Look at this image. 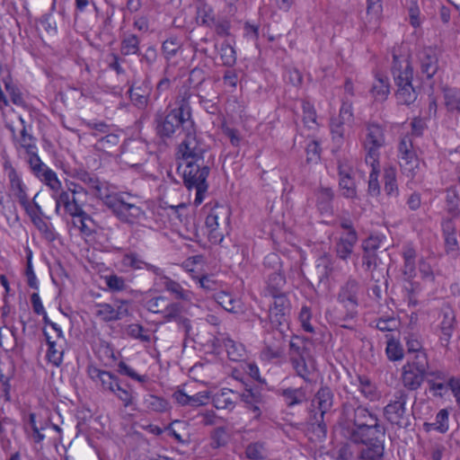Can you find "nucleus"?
I'll return each instance as SVG.
<instances>
[{
  "label": "nucleus",
  "mask_w": 460,
  "mask_h": 460,
  "mask_svg": "<svg viewBox=\"0 0 460 460\" xmlns=\"http://www.w3.org/2000/svg\"><path fill=\"white\" fill-rule=\"evenodd\" d=\"M105 283L111 291H122L127 288L125 279L115 274L106 276Z\"/></svg>",
  "instance_id": "obj_63"
},
{
  "label": "nucleus",
  "mask_w": 460,
  "mask_h": 460,
  "mask_svg": "<svg viewBox=\"0 0 460 460\" xmlns=\"http://www.w3.org/2000/svg\"><path fill=\"white\" fill-rule=\"evenodd\" d=\"M247 408L254 413V418L259 419L261 411L260 406L264 404L265 400L262 394L257 388H249L240 394V398Z\"/></svg>",
  "instance_id": "obj_22"
},
{
  "label": "nucleus",
  "mask_w": 460,
  "mask_h": 460,
  "mask_svg": "<svg viewBox=\"0 0 460 460\" xmlns=\"http://www.w3.org/2000/svg\"><path fill=\"white\" fill-rule=\"evenodd\" d=\"M310 355L306 341L299 336H294L289 342V359L294 360Z\"/></svg>",
  "instance_id": "obj_34"
},
{
  "label": "nucleus",
  "mask_w": 460,
  "mask_h": 460,
  "mask_svg": "<svg viewBox=\"0 0 460 460\" xmlns=\"http://www.w3.org/2000/svg\"><path fill=\"white\" fill-rule=\"evenodd\" d=\"M47 186H49L54 191H59L61 188V182L58 180L57 173L46 166L40 173L35 175Z\"/></svg>",
  "instance_id": "obj_42"
},
{
  "label": "nucleus",
  "mask_w": 460,
  "mask_h": 460,
  "mask_svg": "<svg viewBox=\"0 0 460 460\" xmlns=\"http://www.w3.org/2000/svg\"><path fill=\"white\" fill-rule=\"evenodd\" d=\"M161 280L163 281L164 289L171 293L175 299L185 302H190L192 300L193 293L189 289L183 288L179 282L165 275H161Z\"/></svg>",
  "instance_id": "obj_24"
},
{
  "label": "nucleus",
  "mask_w": 460,
  "mask_h": 460,
  "mask_svg": "<svg viewBox=\"0 0 460 460\" xmlns=\"http://www.w3.org/2000/svg\"><path fill=\"white\" fill-rule=\"evenodd\" d=\"M385 353L391 361L401 360L403 358V349L394 339L387 341Z\"/></svg>",
  "instance_id": "obj_53"
},
{
  "label": "nucleus",
  "mask_w": 460,
  "mask_h": 460,
  "mask_svg": "<svg viewBox=\"0 0 460 460\" xmlns=\"http://www.w3.org/2000/svg\"><path fill=\"white\" fill-rule=\"evenodd\" d=\"M444 99L447 111L456 116L460 115V91L447 89L444 92Z\"/></svg>",
  "instance_id": "obj_37"
},
{
  "label": "nucleus",
  "mask_w": 460,
  "mask_h": 460,
  "mask_svg": "<svg viewBox=\"0 0 460 460\" xmlns=\"http://www.w3.org/2000/svg\"><path fill=\"white\" fill-rule=\"evenodd\" d=\"M216 301L229 313H237L241 309L240 301L226 292L218 293L216 296Z\"/></svg>",
  "instance_id": "obj_39"
},
{
  "label": "nucleus",
  "mask_w": 460,
  "mask_h": 460,
  "mask_svg": "<svg viewBox=\"0 0 460 460\" xmlns=\"http://www.w3.org/2000/svg\"><path fill=\"white\" fill-rule=\"evenodd\" d=\"M314 400L318 404L321 419L333 405V393L328 386H322L315 394Z\"/></svg>",
  "instance_id": "obj_31"
},
{
  "label": "nucleus",
  "mask_w": 460,
  "mask_h": 460,
  "mask_svg": "<svg viewBox=\"0 0 460 460\" xmlns=\"http://www.w3.org/2000/svg\"><path fill=\"white\" fill-rule=\"evenodd\" d=\"M385 129L376 122L366 124V137L363 146L366 151L365 162L367 164H373L380 158V148L385 146Z\"/></svg>",
  "instance_id": "obj_10"
},
{
  "label": "nucleus",
  "mask_w": 460,
  "mask_h": 460,
  "mask_svg": "<svg viewBox=\"0 0 460 460\" xmlns=\"http://www.w3.org/2000/svg\"><path fill=\"white\" fill-rule=\"evenodd\" d=\"M144 331H145L144 327L142 325L137 324V323L129 324L126 329L127 334L129 337H131L133 339L139 340L143 342H150V341H151L150 335L144 334Z\"/></svg>",
  "instance_id": "obj_59"
},
{
  "label": "nucleus",
  "mask_w": 460,
  "mask_h": 460,
  "mask_svg": "<svg viewBox=\"0 0 460 460\" xmlns=\"http://www.w3.org/2000/svg\"><path fill=\"white\" fill-rule=\"evenodd\" d=\"M408 398L404 390H398L383 409L384 418L397 429H407L411 425L410 412L406 408Z\"/></svg>",
  "instance_id": "obj_9"
},
{
  "label": "nucleus",
  "mask_w": 460,
  "mask_h": 460,
  "mask_svg": "<svg viewBox=\"0 0 460 460\" xmlns=\"http://www.w3.org/2000/svg\"><path fill=\"white\" fill-rule=\"evenodd\" d=\"M43 334L45 336L48 350H47V358L56 367H59L63 360V349H58L56 341H52L49 333L43 330Z\"/></svg>",
  "instance_id": "obj_36"
},
{
  "label": "nucleus",
  "mask_w": 460,
  "mask_h": 460,
  "mask_svg": "<svg viewBox=\"0 0 460 460\" xmlns=\"http://www.w3.org/2000/svg\"><path fill=\"white\" fill-rule=\"evenodd\" d=\"M385 186L384 190L388 197L397 198L399 189L396 181V171L394 168H388L385 171Z\"/></svg>",
  "instance_id": "obj_40"
},
{
  "label": "nucleus",
  "mask_w": 460,
  "mask_h": 460,
  "mask_svg": "<svg viewBox=\"0 0 460 460\" xmlns=\"http://www.w3.org/2000/svg\"><path fill=\"white\" fill-rule=\"evenodd\" d=\"M429 359L426 353H419L402 368V383L410 391L418 390L429 375Z\"/></svg>",
  "instance_id": "obj_8"
},
{
  "label": "nucleus",
  "mask_w": 460,
  "mask_h": 460,
  "mask_svg": "<svg viewBox=\"0 0 460 460\" xmlns=\"http://www.w3.org/2000/svg\"><path fill=\"white\" fill-rule=\"evenodd\" d=\"M120 54L127 56H140V39L134 33L125 32L120 40Z\"/></svg>",
  "instance_id": "obj_27"
},
{
  "label": "nucleus",
  "mask_w": 460,
  "mask_h": 460,
  "mask_svg": "<svg viewBox=\"0 0 460 460\" xmlns=\"http://www.w3.org/2000/svg\"><path fill=\"white\" fill-rule=\"evenodd\" d=\"M240 398V394L228 388H222L212 397V402L217 409L232 411Z\"/></svg>",
  "instance_id": "obj_21"
},
{
  "label": "nucleus",
  "mask_w": 460,
  "mask_h": 460,
  "mask_svg": "<svg viewBox=\"0 0 460 460\" xmlns=\"http://www.w3.org/2000/svg\"><path fill=\"white\" fill-rule=\"evenodd\" d=\"M283 355V349L279 346L266 345L261 351V358L262 360L270 361L281 358Z\"/></svg>",
  "instance_id": "obj_62"
},
{
  "label": "nucleus",
  "mask_w": 460,
  "mask_h": 460,
  "mask_svg": "<svg viewBox=\"0 0 460 460\" xmlns=\"http://www.w3.org/2000/svg\"><path fill=\"white\" fill-rule=\"evenodd\" d=\"M197 18L200 20V24L208 27L213 23L214 19L217 17L214 9L208 3L196 5Z\"/></svg>",
  "instance_id": "obj_46"
},
{
  "label": "nucleus",
  "mask_w": 460,
  "mask_h": 460,
  "mask_svg": "<svg viewBox=\"0 0 460 460\" xmlns=\"http://www.w3.org/2000/svg\"><path fill=\"white\" fill-rule=\"evenodd\" d=\"M181 47V40L177 36H171L162 43L161 51L164 58L169 62L176 57Z\"/></svg>",
  "instance_id": "obj_35"
},
{
  "label": "nucleus",
  "mask_w": 460,
  "mask_h": 460,
  "mask_svg": "<svg viewBox=\"0 0 460 460\" xmlns=\"http://www.w3.org/2000/svg\"><path fill=\"white\" fill-rule=\"evenodd\" d=\"M168 298L164 296L152 297L146 301L145 307L151 313L164 314Z\"/></svg>",
  "instance_id": "obj_50"
},
{
  "label": "nucleus",
  "mask_w": 460,
  "mask_h": 460,
  "mask_svg": "<svg viewBox=\"0 0 460 460\" xmlns=\"http://www.w3.org/2000/svg\"><path fill=\"white\" fill-rule=\"evenodd\" d=\"M190 272L193 273V270H190ZM193 279H197L199 287L206 291L207 293L215 291L218 288V282L213 279L211 275H201L196 276L191 274Z\"/></svg>",
  "instance_id": "obj_52"
},
{
  "label": "nucleus",
  "mask_w": 460,
  "mask_h": 460,
  "mask_svg": "<svg viewBox=\"0 0 460 460\" xmlns=\"http://www.w3.org/2000/svg\"><path fill=\"white\" fill-rule=\"evenodd\" d=\"M20 121L22 125V128L20 132L19 137H16L14 129H12L13 141L16 143V145H18L19 147L23 148L26 152H31L33 149H37L36 137L28 133L25 121L22 118H20Z\"/></svg>",
  "instance_id": "obj_32"
},
{
  "label": "nucleus",
  "mask_w": 460,
  "mask_h": 460,
  "mask_svg": "<svg viewBox=\"0 0 460 460\" xmlns=\"http://www.w3.org/2000/svg\"><path fill=\"white\" fill-rule=\"evenodd\" d=\"M371 93L376 101H385L390 93L388 78L378 75L371 87Z\"/></svg>",
  "instance_id": "obj_38"
},
{
  "label": "nucleus",
  "mask_w": 460,
  "mask_h": 460,
  "mask_svg": "<svg viewBox=\"0 0 460 460\" xmlns=\"http://www.w3.org/2000/svg\"><path fill=\"white\" fill-rule=\"evenodd\" d=\"M447 374L441 370L429 371L427 384L429 391L434 397L443 398L450 390Z\"/></svg>",
  "instance_id": "obj_17"
},
{
  "label": "nucleus",
  "mask_w": 460,
  "mask_h": 460,
  "mask_svg": "<svg viewBox=\"0 0 460 460\" xmlns=\"http://www.w3.org/2000/svg\"><path fill=\"white\" fill-rule=\"evenodd\" d=\"M278 394L283 398L288 407L302 404L307 400L305 389L303 387H288L279 390Z\"/></svg>",
  "instance_id": "obj_28"
},
{
  "label": "nucleus",
  "mask_w": 460,
  "mask_h": 460,
  "mask_svg": "<svg viewBox=\"0 0 460 460\" xmlns=\"http://www.w3.org/2000/svg\"><path fill=\"white\" fill-rule=\"evenodd\" d=\"M53 195L56 201L55 212L59 214L60 208L63 207L64 210L69 216L75 217L76 215H85V211L79 205L78 200L69 191L61 190L59 192Z\"/></svg>",
  "instance_id": "obj_16"
},
{
  "label": "nucleus",
  "mask_w": 460,
  "mask_h": 460,
  "mask_svg": "<svg viewBox=\"0 0 460 460\" xmlns=\"http://www.w3.org/2000/svg\"><path fill=\"white\" fill-rule=\"evenodd\" d=\"M37 150L38 148L31 152H26L29 155L28 164L34 175L40 173L47 166L39 157Z\"/></svg>",
  "instance_id": "obj_61"
},
{
  "label": "nucleus",
  "mask_w": 460,
  "mask_h": 460,
  "mask_svg": "<svg viewBox=\"0 0 460 460\" xmlns=\"http://www.w3.org/2000/svg\"><path fill=\"white\" fill-rule=\"evenodd\" d=\"M183 306L177 302H167L163 317L165 322H174L182 314Z\"/></svg>",
  "instance_id": "obj_55"
},
{
  "label": "nucleus",
  "mask_w": 460,
  "mask_h": 460,
  "mask_svg": "<svg viewBox=\"0 0 460 460\" xmlns=\"http://www.w3.org/2000/svg\"><path fill=\"white\" fill-rule=\"evenodd\" d=\"M339 186L342 196L346 199H354L357 196L356 184L351 176L339 180Z\"/></svg>",
  "instance_id": "obj_56"
},
{
  "label": "nucleus",
  "mask_w": 460,
  "mask_h": 460,
  "mask_svg": "<svg viewBox=\"0 0 460 460\" xmlns=\"http://www.w3.org/2000/svg\"><path fill=\"white\" fill-rule=\"evenodd\" d=\"M178 171L182 175L183 184L188 190L195 189L196 197L194 204L200 205L208 191V184L207 178L210 172V166L208 163H187L184 164H178Z\"/></svg>",
  "instance_id": "obj_5"
},
{
  "label": "nucleus",
  "mask_w": 460,
  "mask_h": 460,
  "mask_svg": "<svg viewBox=\"0 0 460 460\" xmlns=\"http://www.w3.org/2000/svg\"><path fill=\"white\" fill-rule=\"evenodd\" d=\"M391 71L397 87L395 92L397 103L406 106L414 104L419 92L412 85L413 68L408 58L394 53Z\"/></svg>",
  "instance_id": "obj_4"
},
{
  "label": "nucleus",
  "mask_w": 460,
  "mask_h": 460,
  "mask_svg": "<svg viewBox=\"0 0 460 460\" xmlns=\"http://www.w3.org/2000/svg\"><path fill=\"white\" fill-rule=\"evenodd\" d=\"M285 285V276L280 272L279 270H275L274 272L268 275L267 286L265 289L266 295L270 296H274V295H286L282 290Z\"/></svg>",
  "instance_id": "obj_29"
},
{
  "label": "nucleus",
  "mask_w": 460,
  "mask_h": 460,
  "mask_svg": "<svg viewBox=\"0 0 460 460\" xmlns=\"http://www.w3.org/2000/svg\"><path fill=\"white\" fill-rule=\"evenodd\" d=\"M334 191L330 187L320 186L314 190L315 205L321 214L332 215Z\"/></svg>",
  "instance_id": "obj_19"
},
{
  "label": "nucleus",
  "mask_w": 460,
  "mask_h": 460,
  "mask_svg": "<svg viewBox=\"0 0 460 460\" xmlns=\"http://www.w3.org/2000/svg\"><path fill=\"white\" fill-rule=\"evenodd\" d=\"M359 291L360 284L353 278H349L341 287L337 295V301L341 309L337 310L336 319L339 321H350L357 316Z\"/></svg>",
  "instance_id": "obj_7"
},
{
  "label": "nucleus",
  "mask_w": 460,
  "mask_h": 460,
  "mask_svg": "<svg viewBox=\"0 0 460 460\" xmlns=\"http://www.w3.org/2000/svg\"><path fill=\"white\" fill-rule=\"evenodd\" d=\"M189 99L190 96L185 95L176 102L173 109L167 112L161 110L155 112L153 125L160 140L165 142L180 133L186 136L197 128Z\"/></svg>",
  "instance_id": "obj_2"
},
{
  "label": "nucleus",
  "mask_w": 460,
  "mask_h": 460,
  "mask_svg": "<svg viewBox=\"0 0 460 460\" xmlns=\"http://www.w3.org/2000/svg\"><path fill=\"white\" fill-rule=\"evenodd\" d=\"M121 263L123 266L129 267L134 270L146 268L148 271H151L157 276H161L163 274L162 269L144 261L136 252L124 254L121 260Z\"/></svg>",
  "instance_id": "obj_25"
},
{
  "label": "nucleus",
  "mask_w": 460,
  "mask_h": 460,
  "mask_svg": "<svg viewBox=\"0 0 460 460\" xmlns=\"http://www.w3.org/2000/svg\"><path fill=\"white\" fill-rule=\"evenodd\" d=\"M96 315L104 322L118 321V314H115V308L110 304L97 305Z\"/></svg>",
  "instance_id": "obj_58"
},
{
  "label": "nucleus",
  "mask_w": 460,
  "mask_h": 460,
  "mask_svg": "<svg viewBox=\"0 0 460 460\" xmlns=\"http://www.w3.org/2000/svg\"><path fill=\"white\" fill-rule=\"evenodd\" d=\"M342 415L346 422L352 425L351 427L348 426V428H360L373 424L375 421H380L376 413L361 404L343 403Z\"/></svg>",
  "instance_id": "obj_11"
},
{
  "label": "nucleus",
  "mask_w": 460,
  "mask_h": 460,
  "mask_svg": "<svg viewBox=\"0 0 460 460\" xmlns=\"http://www.w3.org/2000/svg\"><path fill=\"white\" fill-rule=\"evenodd\" d=\"M439 341L442 346L447 347L456 329V314L448 304H444L438 314Z\"/></svg>",
  "instance_id": "obj_15"
},
{
  "label": "nucleus",
  "mask_w": 460,
  "mask_h": 460,
  "mask_svg": "<svg viewBox=\"0 0 460 460\" xmlns=\"http://www.w3.org/2000/svg\"><path fill=\"white\" fill-rule=\"evenodd\" d=\"M224 346L226 351L227 353V357L230 360L234 362L242 361L245 358L246 351L244 346L234 340L226 337V338H219L216 337L213 340V347L217 349V347Z\"/></svg>",
  "instance_id": "obj_18"
},
{
  "label": "nucleus",
  "mask_w": 460,
  "mask_h": 460,
  "mask_svg": "<svg viewBox=\"0 0 460 460\" xmlns=\"http://www.w3.org/2000/svg\"><path fill=\"white\" fill-rule=\"evenodd\" d=\"M398 151L402 172L406 177L413 179L420 169V160L412 149L411 140L407 137H403L399 143Z\"/></svg>",
  "instance_id": "obj_12"
},
{
  "label": "nucleus",
  "mask_w": 460,
  "mask_h": 460,
  "mask_svg": "<svg viewBox=\"0 0 460 460\" xmlns=\"http://www.w3.org/2000/svg\"><path fill=\"white\" fill-rule=\"evenodd\" d=\"M417 63L420 73L427 80L434 77L439 68V53L435 47H424L417 52Z\"/></svg>",
  "instance_id": "obj_13"
},
{
  "label": "nucleus",
  "mask_w": 460,
  "mask_h": 460,
  "mask_svg": "<svg viewBox=\"0 0 460 460\" xmlns=\"http://www.w3.org/2000/svg\"><path fill=\"white\" fill-rule=\"evenodd\" d=\"M368 165L371 167L368 180V191L371 195H376L380 191V186L378 182V175L380 172L379 160H376V163Z\"/></svg>",
  "instance_id": "obj_51"
},
{
  "label": "nucleus",
  "mask_w": 460,
  "mask_h": 460,
  "mask_svg": "<svg viewBox=\"0 0 460 460\" xmlns=\"http://www.w3.org/2000/svg\"><path fill=\"white\" fill-rule=\"evenodd\" d=\"M128 93L129 98L135 106L138 109H144L146 107L149 96V92L146 89L141 86H133L128 90Z\"/></svg>",
  "instance_id": "obj_44"
},
{
  "label": "nucleus",
  "mask_w": 460,
  "mask_h": 460,
  "mask_svg": "<svg viewBox=\"0 0 460 460\" xmlns=\"http://www.w3.org/2000/svg\"><path fill=\"white\" fill-rule=\"evenodd\" d=\"M403 259L402 274L406 280H411L416 276L417 252L411 244H405L402 252Z\"/></svg>",
  "instance_id": "obj_23"
},
{
  "label": "nucleus",
  "mask_w": 460,
  "mask_h": 460,
  "mask_svg": "<svg viewBox=\"0 0 460 460\" xmlns=\"http://www.w3.org/2000/svg\"><path fill=\"white\" fill-rule=\"evenodd\" d=\"M448 411L447 409H442L437 413L435 422H426L424 423V427L427 430L434 429L439 433H446L448 430Z\"/></svg>",
  "instance_id": "obj_41"
},
{
  "label": "nucleus",
  "mask_w": 460,
  "mask_h": 460,
  "mask_svg": "<svg viewBox=\"0 0 460 460\" xmlns=\"http://www.w3.org/2000/svg\"><path fill=\"white\" fill-rule=\"evenodd\" d=\"M271 297L274 301L269 309V319L270 323L277 328L284 324H288L291 310L289 299L287 295H274V296Z\"/></svg>",
  "instance_id": "obj_14"
},
{
  "label": "nucleus",
  "mask_w": 460,
  "mask_h": 460,
  "mask_svg": "<svg viewBox=\"0 0 460 460\" xmlns=\"http://www.w3.org/2000/svg\"><path fill=\"white\" fill-rule=\"evenodd\" d=\"M293 369L296 375L305 383H312V376L315 371V361L312 355L290 360Z\"/></svg>",
  "instance_id": "obj_20"
},
{
  "label": "nucleus",
  "mask_w": 460,
  "mask_h": 460,
  "mask_svg": "<svg viewBox=\"0 0 460 460\" xmlns=\"http://www.w3.org/2000/svg\"><path fill=\"white\" fill-rule=\"evenodd\" d=\"M205 72L202 68H193L188 78L190 87L197 89L205 81Z\"/></svg>",
  "instance_id": "obj_64"
},
{
  "label": "nucleus",
  "mask_w": 460,
  "mask_h": 460,
  "mask_svg": "<svg viewBox=\"0 0 460 460\" xmlns=\"http://www.w3.org/2000/svg\"><path fill=\"white\" fill-rule=\"evenodd\" d=\"M32 224L40 232L42 237L46 241L51 243L57 239L58 234L55 231L53 226L42 217L34 219Z\"/></svg>",
  "instance_id": "obj_45"
},
{
  "label": "nucleus",
  "mask_w": 460,
  "mask_h": 460,
  "mask_svg": "<svg viewBox=\"0 0 460 460\" xmlns=\"http://www.w3.org/2000/svg\"><path fill=\"white\" fill-rule=\"evenodd\" d=\"M303 122L307 128H312L316 124V113L313 105L308 102H302Z\"/></svg>",
  "instance_id": "obj_60"
},
{
  "label": "nucleus",
  "mask_w": 460,
  "mask_h": 460,
  "mask_svg": "<svg viewBox=\"0 0 460 460\" xmlns=\"http://www.w3.org/2000/svg\"><path fill=\"white\" fill-rule=\"evenodd\" d=\"M73 177L84 183L90 193L102 200V204L122 223L135 224L144 217V210L128 202L121 193L111 192L105 182L100 181L96 174L84 169H75Z\"/></svg>",
  "instance_id": "obj_1"
},
{
  "label": "nucleus",
  "mask_w": 460,
  "mask_h": 460,
  "mask_svg": "<svg viewBox=\"0 0 460 460\" xmlns=\"http://www.w3.org/2000/svg\"><path fill=\"white\" fill-rule=\"evenodd\" d=\"M90 377L93 380H99L103 390H108L111 393H116L115 386L119 382V378L114 374L102 370L97 367L89 369Z\"/></svg>",
  "instance_id": "obj_26"
},
{
  "label": "nucleus",
  "mask_w": 460,
  "mask_h": 460,
  "mask_svg": "<svg viewBox=\"0 0 460 460\" xmlns=\"http://www.w3.org/2000/svg\"><path fill=\"white\" fill-rule=\"evenodd\" d=\"M117 371L119 374L127 376L139 383H146L148 381V376L146 375L137 374L132 367L127 365L124 361L119 362Z\"/></svg>",
  "instance_id": "obj_54"
},
{
  "label": "nucleus",
  "mask_w": 460,
  "mask_h": 460,
  "mask_svg": "<svg viewBox=\"0 0 460 460\" xmlns=\"http://www.w3.org/2000/svg\"><path fill=\"white\" fill-rule=\"evenodd\" d=\"M144 404L149 411L164 412L168 410V402L159 396L147 394L144 399Z\"/></svg>",
  "instance_id": "obj_47"
},
{
  "label": "nucleus",
  "mask_w": 460,
  "mask_h": 460,
  "mask_svg": "<svg viewBox=\"0 0 460 460\" xmlns=\"http://www.w3.org/2000/svg\"><path fill=\"white\" fill-rule=\"evenodd\" d=\"M220 58L224 66H232L236 62V53L234 47L227 41H224L220 47Z\"/></svg>",
  "instance_id": "obj_49"
},
{
  "label": "nucleus",
  "mask_w": 460,
  "mask_h": 460,
  "mask_svg": "<svg viewBox=\"0 0 460 460\" xmlns=\"http://www.w3.org/2000/svg\"><path fill=\"white\" fill-rule=\"evenodd\" d=\"M349 439L354 444H361V460H381L385 453L386 429L380 421L360 428H347Z\"/></svg>",
  "instance_id": "obj_3"
},
{
  "label": "nucleus",
  "mask_w": 460,
  "mask_h": 460,
  "mask_svg": "<svg viewBox=\"0 0 460 460\" xmlns=\"http://www.w3.org/2000/svg\"><path fill=\"white\" fill-rule=\"evenodd\" d=\"M359 391L369 401H375L378 398L376 385L370 379L364 376H358Z\"/></svg>",
  "instance_id": "obj_48"
},
{
  "label": "nucleus",
  "mask_w": 460,
  "mask_h": 460,
  "mask_svg": "<svg viewBox=\"0 0 460 460\" xmlns=\"http://www.w3.org/2000/svg\"><path fill=\"white\" fill-rule=\"evenodd\" d=\"M231 15H218L214 19V22L208 27L212 29L215 33L221 37L226 38L231 36Z\"/></svg>",
  "instance_id": "obj_33"
},
{
  "label": "nucleus",
  "mask_w": 460,
  "mask_h": 460,
  "mask_svg": "<svg viewBox=\"0 0 460 460\" xmlns=\"http://www.w3.org/2000/svg\"><path fill=\"white\" fill-rule=\"evenodd\" d=\"M209 149L205 140L197 134V128L184 136L183 139L177 146L175 158L178 164L187 163H206L205 155Z\"/></svg>",
  "instance_id": "obj_6"
},
{
  "label": "nucleus",
  "mask_w": 460,
  "mask_h": 460,
  "mask_svg": "<svg viewBox=\"0 0 460 460\" xmlns=\"http://www.w3.org/2000/svg\"><path fill=\"white\" fill-rule=\"evenodd\" d=\"M211 446L213 448H219L226 446L228 441L226 429L224 427L215 429L211 434Z\"/></svg>",
  "instance_id": "obj_57"
},
{
  "label": "nucleus",
  "mask_w": 460,
  "mask_h": 460,
  "mask_svg": "<svg viewBox=\"0 0 460 460\" xmlns=\"http://www.w3.org/2000/svg\"><path fill=\"white\" fill-rule=\"evenodd\" d=\"M119 137L117 134L108 133L101 137L96 144L95 148L104 153L110 154L119 145Z\"/></svg>",
  "instance_id": "obj_43"
},
{
  "label": "nucleus",
  "mask_w": 460,
  "mask_h": 460,
  "mask_svg": "<svg viewBox=\"0 0 460 460\" xmlns=\"http://www.w3.org/2000/svg\"><path fill=\"white\" fill-rule=\"evenodd\" d=\"M8 178L10 181L11 189L14 192V195L17 198L20 205L27 204V199H29V197L26 193V187L14 168L10 169L8 172Z\"/></svg>",
  "instance_id": "obj_30"
}]
</instances>
